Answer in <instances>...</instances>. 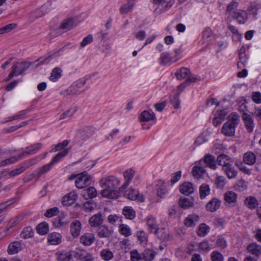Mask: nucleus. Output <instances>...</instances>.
<instances>
[{
    "label": "nucleus",
    "instance_id": "56",
    "mask_svg": "<svg viewBox=\"0 0 261 261\" xmlns=\"http://www.w3.org/2000/svg\"><path fill=\"white\" fill-rule=\"evenodd\" d=\"M179 204L184 208H187L193 205V201L186 198H180L179 200Z\"/></svg>",
    "mask_w": 261,
    "mask_h": 261
},
{
    "label": "nucleus",
    "instance_id": "40",
    "mask_svg": "<svg viewBox=\"0 0 261 261\" xmlns=\"http://www.w3.org/2000/svg\"><path fill=\"white\" fill-rule=\"evenodd\" d=\"M190 73L188 68L182 67L177 70L175 75L178 80H181L186 78Z\"/></svg>",
    "mask_w": 261,
    "mask_h": 261
},
{
    "label": "nucleus",
    "instance_id": "12",
    "mask_svg": "<svg viewBox=\"0 0 261 261\" xmlns=\"http://www.w3.org/2000/svg\"><path fill=\"white\" fill-rule=\"evenodd\" d=\"M242 119L247 131L249 133L252 132L255 125L252 117L248 114L244 113L242 115Z\"/></svg>",
    "mask_w": 261,
    "mask_h": 261
},
{
    "label": "nucleus",
    "instance_id": "39",
    "mask_svg": "<svg viewBox=\"0 0 261 261\" xmlns=\"http://www.w3.org/2000/svg\"><path fill=\"white\" fill-rule=\"evenodd\" d=\"M96 207V203L93 200H90L84 203L83 205V210L87 213H90L95 209Z\"/></svg>",
    "mask_w": 261,
    "mask_h": 261
},
{
    "label": "nucleus",
    "instance_id": "42",
    "mask_svg": "<svg viewBox=\"0 0 261 261\" xmlns=\"http://www.w3.org/2000/svg\"><path fill=\"white\" fill-rule=\"evenodd\" d=\"M156 255V253L152 250H145L142 253V259L144 261H151Z\"/></svg>",
    "mask_w": 261,
    "mask_h": 261
},
{
    "label": "nucleus",
    "instance_id": "22",
    "mask_svg": "<svg viewBox=\"0 0 261 261\" xmlns=\"http://www.w3.org/2000/svg\"><path fill=\"white\" fill-rule=\"evenodd\" d=\"M77 195L75 192H71L63 197L62 203L65 205H71L76 200Z\"/></svg>",
    "mask_w": 261,
    "mask_h": 261
},
{
    "label": "nucleus",
    "instance_id": "26",
    "mask_svg": "<svg viewBox=\"0 0 261 261\" xmlns=\"http://www.w3.org/2000/svg\"><path fill=\"white\" fill-rule=\"evenodd\" d=\"M247 249L249 253L256 257H258L261 254V246L256 243L249 244Z\"/></svg>",
    "mask_w": 261,
    "mask_h": 261
},
{
    "label": "nucleus",
    "instance_id": "50",
    "mask_svg": "<svg viewBox=\"0 0 261 261\" xmlns=\"http://www.w3.org/2000/svg\"><path fill=\"white\" fill-rule=\"evenodd\" d=\"M172 60V58L167 52H164L161 54L160 57V64L162 65H166Z\"/></svg>",
    "mask_w": 261,
    "mask_h": 261
},
{
    "label": "nucleus",
    "instance_id": "38",
    "mask_svg": "<svg viewBox=\"0 0 261 261\" xmlns=\"http://www.w3.org/2000/svg\"><path fill=\"white\" fill-rule=\"evenodd\" d=\"M100 256L105 261H109L113 258L114 254L110 249L106 248L100 251Z\"/></svg>",
    "mask_w": 261,
    "mask_h": 261
},
{
    "label": "nucleus",
    "instance_id": "14",
    "mask_svg": "<svg viewBox=\"0 0 261 261\" xmlns=\"http://www.w3.org/2000/svg\"><path fill=\"white\" fill-rule=\"evenodd\" d=\"M42 147V144L41 143H36L27 146L25 149L26 150L20 153V156H26L28 155H32L37 153Z\"/></svg>",
    "mask_w": 261,
    "mask_h": 261
},
{
    "label": "nucleus",
    "instance_id": "23",
    "mask_svg": "<svg viewBox=\"0 0 261 261\" xmlns=\"http://www.w3.org/2000/svg\"><path fill=\"white\" fill-rule=\"evenodd\" d=\"M194 188L192 183L185 182L180 186V192L186 195H189L194 192Z\"/></svg>",
    "mask_w": 261,
    "mask_h": 261
},
{
    "label": "nucleus",
    "instance_id": "18",
    "mask_svg": "<svg viewBox=\"0 0 261 261\" xmlns=\"http://www.w3.org/2000/svg\"><path fill=\"white\" fill-rule=\"evenodd\" d=\"M95 241V236L92 233H85L80 237V243L84 246H90Z\"/></svg>",
    "mask_w": 261,
    "mask_h": 261
},
{
    "label": "nucleus",
    "instance_id": "45",
    "mask_svg": "<svg viewBox=\"0 0 261 261\" xmlns=\"http://www.w3.org/2000/svg\"><path fill=\"white\" fill-rule=\"evenodd\" d=\"M210 186L206 184H202L199 188L200 197L201 199L205 198L210 194Z\"/></svg>",
    "mask_w": 261,
    "mask_h": 261
},
{
    "label": "nucleus",
    "instance_id": "1",
    "mask_svg": "<svg viewBox=\"0 0 261 261\" xmlns=\"http://www.w3.org/2000/svg\"><path fill=\"white\" fill-rule=\"evenodd\" d=\"M119 184V180L114 176L102 178L99 181L100 187L103 188L100 194L106 198H117L119 196V192L116 189Z\"/></svg>",
    "mask_w": 261,
    "mask_h": 261
},
{
    "label": "nucleus",
    "instance_id": "43",
    "mask_svg": "<svg viewBox=\"0 0 261 261\" xmlns=\"http://www.w3.org/2000/svg\"><path fill=\"white\" fill-rule=\"evenodd\" d=\"M134 5L133 0H128L127 4L123 5L120 8V11L121 14H126L131 11Z\"/></svg>",
    "mask_w": 261,
    "mask_h": 261
},
{
    "label": "nucleus",
    "instance_id": "59",
    "mask_svg": "<svg viewBox=\"0 0 261 261\" xmlns=\"http://www.w3.org/2000/svg\"><path fill=\"white\" fill-rule=\"evenodd\" d=\"M211 258L212 261H224L223 255L218 251L212 252Z\"/></svg>",
    "mask_w": 261,
    "mask_h": 261
},
{
    "label": "nucleus",
    "instance_id": "20",
    "mask_svg": "<svg viewBox=\"0 0 261 261\" xmlns=\"http://www.w3.org/2000/svg\"><path fill=\"white\" fill-rule=\"evenodd\" d=\"M81 230V223L78 220H74L70 225V233L74 238H76L80 234Z\"/></svg>",
    "mask_w": 261,
    "mask_h": 261
},
{
    "label": "nucleus",
    "instance_id": "60",
    "mask_svg": "<svg viewBox=\"0 0 261 261\" xmlns=\"http://www.w3.org/2000/svg\"><path fill=\"white\" fill-rule=\"evenodd\" d=\"M215 184L217 188H223L226 184V179L223 176H217L215 180Z\"/></svg>",
    "mask_w": 261,
    "mask_h": 261
},
{
    "label": "nucleus",
    "instance_id": "32",
    "mask_svg": "<svg viewBox=\"0 0 261 261\" xmlns=\"http://www.w3.org/2000/svg\"><path fill=\"white\" fill-rule=\"evenodd\" d=\"M53 165L49 163L40 168H37L35 171L36 173V178L38 179L39 177L43 174L48 172L52 168Z\"/></svg>",
    "mask_w": 261,
    "mask_h": 261
},
{
    "label": "nucleus",
    "instance_id": "9",
    "mask_svg": "<svg viewBox=\"0 0 261 261\" xmlns=\"http://www.w3.org/2000/svg\"><path fill=\"white\" fill-rule=\"evenodd\" d=\"M145 222L148 227V230L151 233L158 234L159 228L156 219L152 216L150 215L145 219Z\"/></svg>",
    "mask_w": 261,
    "mask_h": 261
},
{
    "label": "nucleus",
    "instance_id": "21",
    "mask_svg": "<svg viewBox=\"0 0 261 261\" xmlns=\"http://www.w3.org/2000/svg\"><path fill=\"white\" fill-rule=\"evenodd\" d=\"M156 119L154 113L152 111L144 110L139 116V120L141 122H145Z\"/></svg>",
    "mask_w": 261,
    "mask_h": 261
},
{
    "label": "nucleus",
    "instance_id": "46",
    "mask_svg": "<svg viewBox=\"0 0 261 261\" xmlns=\"http://www.w3.org/2000/svg\"><path fill=\"white\" fill-rule=\"evenodd\" d=\"M136 236L138 242L141 245H145L147 242L148 237L147 234L143 230L137 232Z\"/></svg>",
    "mask_w": 261,
    "mask_h": 261
},
{
    "label": "nucleus",
    "instance_id": "35",
    "mask_svg": "<svg viewBox=\"0 0 261 261\" xmlns=\"http://www.w3.org/2000/svg\"><path fill=\"white\" fill-rule=\"evenodd\" d=\"M82 195L86 199L89 198H93L96 196L97 192L94 187H91L83 190L82 192Z\"/></svg>",
    "mask_w": 261,
    "mask_h": 261
},
{
    "label": "nucleus",
    "instance_id": "63",
    "mask_svg": "<svg viewBox=\"0 0 261 261\" xmlns=\"http://www.w3.org/2000/svg\"><path fill=\"white\" fill-rule=\"evenodd\" d=\"M37 158H33L24 162L21 164V166L25 168V170L31 167V166L36 165L37 163Z\"/></svg>",
    "mask_w": 261,
    "mask_h": 261
},
{
    "label": "nucleus",
    "instance_id": "8",
    "mask_svg": "<svg viewBox=\"0 0 261 261\" xmlns=\"http://www.w3.org/2000/svg\"><path fill=\"white\" fill-rule=\"evenodd\" d=\"M237 194L233 191H227L224 195V202L229 207L234 206L237 202Z\"/></svg>",
    "mask_w": 261,
    "mask_h": 261
},
{
    "label": "nucleus",
    "instance_id": "49",
    "mask_svg": "<svg viewBox=\"0 0 261 261\" xmlns=\"http://www.w3.org/2000/svg\"><path fill=\"white\" fill-rule=\"evenodd\" d=\"M210 227L204 223L201 224L197 230V233L199 237L205 236L210 231Z\"/></svg>",
    "mask_w": 261,
    "mask_h": 261
},
{
    "label": "nucleus",
    "instance_id": "61",
    "mask_svg": "<svg viewBox=\"0 0 261 261\" xmlns=\"http://www.w3.org/2000/svg\"><path fill=\"white\" fill-rule=\"evenodd\" d=\"M90 128L86 127L83 130L79 133V136L83 140H86L92 134V132H90Z\"/></svg>",
    "mask_w": 261,
    "mask_h": 261
},
{
    "label": "nucleus",
    "instance_id": "48",
    "mask_svg": "<svg viewBox=\"0 0 261 261\" xmlns=\"http://www.w3.org/2000/svg\"><path fill=\"white\" fill-rule=\"evenodd\" d=\"M76 254L77 257L82 261H93L92 255L86 251L78 252Z\"/></svg>",
    "mask_w": 261,
    "mask_h": 261
},
{
    "label": "nucleus",
    "instance_id": "54",
    "mask_svg": "<svg viewBox=\"0 0 261 261\" xmlns=\"http://www.w3.org/2000/svg\"><path fill=\"white\" fill-rule=\"evenodd\" d=\"M239 3L236 1H232L227 6L226 13L232 16L233 12H236L234 10L238 7Z\"/></svg>",
    "mask_w": 261,
    "mask_h": 261
},
{
    "label": "nucleus",
    "instance_id": "24",
    "mask_svg": "<svg viewBox=\"0 0 261 261\" xmlns=\"http://www.w3.org/2000/svg\"><path fill=\"white\" fill-rule=\"evenodd\" d=\"M199 220V216L196 214L188 215L184 220V224L187 227L194 226Z\"/></svg>",
    "mask_w": 261,
    "mask_h": 261
},
{
    "label": "nucleus",
    "instance_id": "64",
    "mask_svg": "<svg viewBox=\"0 0 261 261\" xmlns=\"http://www.w3.org/2000/svg\"><path fill=\"white\" fill-rule=\"evenodd\" d=\"M170 101L173 105L174 109H178L179 107L180 100L178 94H175L171 96Z\"/></svg>",
    "mask_w": 261,
    "mask_h": 261
},
{
    "label": "nucleus",
    "instance_id": "30",
    "mask_svg": "<svg viewBox=\"0 0 261 261\" xmlns=\"http://www.w3.org/2000/svg\"><path fill=\"white\" fill-rule=\"evenodd\" d=\"M48 242L53 245H57L61 242L62 236L57 232H53L48 236Z\"/></svg>",
    "mask_w": 261,
    "mask_h": 261
},
{
    "label": "nucleus",
    "instance_id": "27",
    "mask_svg": "<svg viewBox=\"0 0 261 261\" xmlns=\"http://www.w3.org/2000/svg\"><path fill=\"white\" fill-rule=\"evenodd\" d=\"M222 170L229 179L234 178L237 176L238 171L234 167H233V164H231Z\"/></svg>",
    "mask_w": 261,
    "mask_h": 261
},
{
    "label": "nucleus",
    "instance_id": "31",
    "mask_svg": "<svg viewBox=\"0 0 261 261\" xmlns=\"http://www.w3.org/2000/svg\"><path fill=\"white\" fill-rule=\"evenodd\" d=\"M157 186L158 187L156 191L158 196L161 198L164 197L168 192L165 182L162 180L159 181Z\"/></svg>",
    "mask_w": 261,
    "mask_h": 261
},
{
    "label": "nucleus",
    "instance_id": "47",
    "mask_svg": "<svg viewBox=\"0 0 261 261\" xmlns=\"http://www.w3.org/2000/svg\"><path fill=\"white\" fill-rule=\"evenodd\" d=\"M7 171L8 172H6L5 173L6 175H9L10 177H14L23 172L25 171V168L20 165L17 168L11 171H9L8 170Z\"/></svg>",
    "mask_w": 261,
    "mask_h": 261
},
{
    "label": "nucleus",
    "instance_id": "25",
    "mask_svg": "<svg viewBox=\"0 0 261 261\" xmlns=\"http://www.w3.org/2000/svg\"><path fill=\"white\" fill-rule=\"evenodd\" d=\"M22 249V245L20 242L15 241L11 243L8 248L9 254H14L18 253Z\"/></svg>",
    "mask_w": 261,
    "mask_h": 261
},
{
    "label": "nucleus",
    "instance_id": "10",
    "mask_svg": "<svg viewBox=\"0 0 261 261\" xmlns=\"http://www.w3.org/2000/svg\"><path fill=\"white\" fill-rule=\"evenodd\" d=\"M78 24L79 22L76 18H67L62 21L60 26V28L62 30L68 31L75 27Z\"/></svg>",
    "mask_w": 261,
    "mask_h": 261
},
{
    "label": "nucleus",
    "instance_id": "2",
    "mask_svg": "<svg viewBox=\"0 0 261 261\" xmlns=\"http://www.w3.org/2000/svg\"><path fill=\"white\" fill-rule=\"evenodd\" d=\"M239 116L236 113H231L228 117L227 121L223 124L221 128L222 133L227 137L234 136L236 127L239 124Z\"/></svg>",
    "mask_w": 261,
    "mask_h": 261
},
{
    "label": "nucleus",
    "instance_id": "55",
    "mask_svg": "<svg viewBox=\"0 0 261 261\" xmlns=\"http://www.w3.org/2000/svg\"><path fill=\"white\" fill-rule=\"evenodd\" d=\"M34 234L33 229L31 227H27L24 228L21 232L20 237L23 239H28L33 237Z\"/></svg>",
    "mask_w": 261,
    "mask_h": 261
},
{
    "label": "nucleus",
    "instance_id": "58",
    "mask_svg": "<svg viewBox=\"0 0 261 261\" xmlns=\"http://www.w3.org/2000/svg\"><path fill=\"white\" fill-rule=\"evenodd\" d=\"M76 112L75 108H71L62 113L60 117V119H65L71 117Z\"/></svg>",
    "mask_w": 261,
    "mask_h": 261
},
{
    "label": "nucleus",
    "instance_id": "6",
    "mask_svg": "<svg viewBox=\"0 0 261 261\" xmlns=\"http://www.w3.org/2000/svg\"><path fill=\"white\" fill-rule=\"evenodd\" d=\"M76 187L79 189H83L90 184V177L86 172L79 174L75 181Z\"/></svg>",
    "mask_w": 261,
    "mask_h": 261
},
{
    "label": "nucleus",
    "instance_id": "57",
    "mask_svg": "<svg viewBox=\"0 0 261 261\" xmlns=\"http://www.w3.org/2000/svg\"><path fill=\"white\" fill-rule=\"evenodd\" d=\"M107 221L110 224L115 225L117 222H122V218L116 215H110L108 217Z\"/></svg>",
    "mask_w": 261,
    "mask_h": 261
},
{
    "label": "nucleus",
    "instance_id": "36",
    "mask_svg": "<svg viewBox=\"0 0 261 261\" xmlns=\"http://www.w3.org/2000/svg\"><path fill=\"white\" fill-rule=\"evenodd\" d=\"M122 213L127 219L132 220L136 217V212L130 206H125L122 210Z\"/></svg>",
    "mask_w": 261,
    "mask_h": 261
},
{
    "label": "nucleus",
    "instance_id": "3",
    "mask_svg": "<svg viewBox=\"0 0 261 261\" xmlns=\"http://www.w3.org/2000/svg\"><path fill=\"white\" fill-rule=\"evenodd\" d=\"M31 63L27 62H17L12 67L6 81L10 80L14 76H18L23 73L30 67Z\"/></svg>",
    "mask_w": 261,
    "mask_h": 261
},
{
    "label": "nucleus",
    "instance_id": "52",
    "mask_svg": "<svg viewBox=\"0 0 261 261\" xmlns=\"http://www.w3.org/2000/svg\"><path fill=\"white\" fill-rule=\"evenodd\" d=\"M200 77L197 75H192L191 76H189L187 78V79L184 83H182V84L178 86V90H180V89H184L187 86V85H189L190 83L199 81H200Z\"/></svg>",
    "mask_w": 261,
    "mask_h": 261
},
{
    "label": "nucleus",
    "instance_id": "15",
    "mask_svg": "<svg viewBox=\"0 0 261 261\" xmlns=\"http://www.w3.org/2000/svg\"><path fill=\"white\" fill-rule=\"evenodd\" d=\"M103 218L102 214L98 213L94 215L89 220V225L93 227H97L100 226L103 223Z\"/></svg>",
    "mask_w": 261,
    "mask_h": 261
},
{
    "label": "nucleus",
    "instance_id": "13",
    "mask_svg": "<svg viewBox=\"0 0 261 261\" xmlns=\"http://www.w3.org/2000/svg\"><path fill=\"white\" fill-rule=\"evenodd\" d=\"M232 17L240 24H244L248 19L247 12L242 10H238L236 12H233Z\"/></svg>",
    "mask_w": 261,
    "mask_h": 261
},
{
    "label": "nucleus",
    "instance_id": "41",
    "mask_svg": "<svg viewBox=\"0 0 261 261\" xmlns=\"http://www.w3.org/2000/svg\"><path fill=\"white\" fill-rule=\"evenodd\" d=\"M37 232L41 234L44 235L46 234L49 231L48 224L43 222L39 224L36 227Z\"/></svg>",
    "mask_w": 261,
    "mask_h": 261
},
{
    "label": "nucleus",
    "instance_id": "4",
    "mask_svg": "<svg viewBox=\"0 0 261 261\" xmlns=\"http://www.w3.org/2000/svg\"><path fill=\"white\" fill-rule=\"evenodd\" d=\"M87 80V79L86 77H83L77 80L68 88L67 90V93L68 94L76 95L83 92L85 91L84 86Z\"/></svg>",
    "mask_w": 261,
    "mask_h": 261
},
{
    "label": "nucleus",
    "instance_id": "62",
    "mask_svg": "<svg viewBox=\"0 0 261 261\" xmlns=\"http://www.w3.org/2000/svg\"><path fill=\"white\" fill-rule=\"evenodd\" d=\"M216 247L220 248L221 249H225L227 246V242L226 240L221 237H218L216 242Z\"/></svg>",
    "mask_w": 261,
    "mask_h": 261
},
{
    "label": "nucleus",
    "instance_id": "7",
    "mask_svg": "<svg viewBox=\"0 0 261 261\" xmlns=\"http://www.w3.org/2000/svg\"><path fill=\"white\" fill-rule=\"evenodd\" d=\"M113 232V228L106 225H100L96 231L97 236L99 238L108 239L112 236Z\"/></svg>",
    "mask_w": 261,
    "mask_h": 261
},
{
    "label": "nucleus",
    "instance_id": "19",
    "mask_svg": "<svg viewBox=\"0 0 261 261\" xmlns=\"http://www.w3.org/2000/svg\"><path fill=\"white\" fill-rule=\"evenodd\" d=\"M134 175L135 171L132 169H127L124 172L123 176L125 179V181L121 187L120 190H123L128 186L130 181L134 177Z\"/></svg>",
    "mask_w": 261,
    "mask_h": 261
},
{
    "label": "nucleus",
    "instance_id": "11",
    "mask_svg": "<svg viewBox=\"0 0 261 261\" xmlns=\"http://www.w3.org/2000/svg\"><path fill=\"white\" fill-rule=\"evenodd\" d=\"M217 162L219 165L222 167L223 170L231 164H233V160L228 155L221 154L218 156Z\"/></svg>",
    "mask_w": 261,
    "mask_h": 261
},
{
    "label": "nucleus",
    "instance_id": "29",
    "mask_svg": "<svg viewBox=\"0 0 261 261\" xmlns=\"http://www.w3.org/2000/svg\"><path fill=\"white\" fill-rule=\"evenodd\" d=\"M56 255L58 261H70L72 258L70 251H62L56 253Z\"/></svg>",
    "mask_w": 261,
    "mask_h": 261
},
{
    "label": "nucleus",
    "instance_id": "16",
    "mask_svg": "<svg viewBox=\"0 0 261 261\" xmlns=\"http://www.w3.org/2000/svg\"><path fill=\"white\" fill-rule=\"evenodd\" d=\"M126 196L132 200H137L139 201L143 202L144 198L142 195H140L139 192L134 189H130L125 193Z\"/></svg>",
    "mask_w": 261,
    "mask_h": 261
},
{
    "label": "nucleus",
    "instance_id": "28",
    "mask_svg": "<svg viewBox=\"0 0 261 261\" xmlns=\"http://www.w3.org/2000/svg\"><path fill=\"white\" fill-rule=\"evenodd\" d=\"M244 162L248 165H252L256 162V155L251 151H248L244 154Z\"/></svg>",
    "mask_w": 261,
    "mask_h": 261
},
{
    "label": "nucleus",
    "instance_id": "33",
    "mask_svg": "<svg viewBox=\"0 0 261 261\" xmlns=\"http://www.w3.org/2000/svg\"><path fill=\"white\" fill-rule=\"evenodd\" d=\"M119 232L125 237H128L132 234L130 227L125 224H121L118 227Z\"/></svg>",
    "mask_w": 261,
    "mask_h": 261
},
{
    "label": "nucleus",
    "instance_id": "44",
    "mask_svg": "<svg viewBox=\"0 0 261 261\" xmlns=\"http://www.w3.org/2000/svg\"><path fill=\"white\" fill-rule=\"evenodd\" d=\"M62 70L58 67L55 68L51 71L49 80L53 82H56L62 75Z\"/></svg>",
    "mask_w": 261,
    "mask_h": 261
},
{
    "label": "nucleus",
    "instance_id": "5",
    "mask_svg": "<svg viewBox=\"0 0 261 261\" xmlns=\"http://www.w3.org/2000/svg\"><path fill=\"white\" fill-rule=\"evenodd\" d=\"M174 0H153L155 7L154 13L159 15L166 11L174 3Z\"/></svg>",
    "mask_w": 261,
    "mask_h": 261
},
{
    "label": "nucleus",
    "instance_id": "53",
    "mask_svg": "<svg viewBox=\"0 0 261 261\" xmlns=\"http://www.w3.org/2000/svg\"><path fill=\"white\" fill-rule=\"evenodd\" d=\"M245 203L246 205L251 209L255 208L258 204L256 199L252 196H249L246 198L245 199Z\"/></svg>",
    "mask_w": 261,
    "mask_h": 261
},
{
    "label": "nucleus",
    "instance_id": "37",
    "mask_svg": "<svg viewBox=\"0 0 261 261\" xmlns=\"http://www.w3.org/2000/svg\"><path fill=\"white\" fill-rule=\"evenodd\" d=\"M69 152L68 148L64 149L63 151L59 152L51 160L50 163L53 166L55 164L60 162Z\"/></svg>",
    "mask_w": 261,
    "mask_h": 261
},
{
    "label": "nucleus",
    "instance_id": "17",
    "mask_svg": "<svg viewBox=\"0 0 261 261\" xmlns=\"http://www.w3.org/2000/svg\"><path fill=\"white\" fill-rule=\"evenodd\" d=\"M221 204V200L217 198H213L208 202L206 208L208 211L214 212L219 208Z\"/></svg>",
    "mask_w": 261,
    "mask_h": 261
},
{
    "label": "nucleus",
    "instance_id": "34",
    "mask_svg": "<svg viewBox=\"0 0 261 261\" xmlns=\"http://www.w3.org/2000/svg\"><path fill=\"white\" fill-rule=\"evenodd\" d=\"M204 162L206 166L211 169L213 170L216 169L217 165L216 164L215 158L214 156L211 154L206 155L204 157Z\"/></svg>",
    "mask_w": 261,
    "mask_h": 261
},
{
    "label": "nucleus",
    "instance_id": "51",
    "mask_svg": "<svg viewBox=\"0 0 261 261\" xmlns=\"http://www.w3.org/2000/svg\"><path fill=\"white\" fill-rule=\"evenodd\" d=\"M205 172L203 167L200 166H194L192 169V174L195 178H199Z\"/></svg>",
    "mask_w": 261,
    "mask_h": 261
}]
</instances>
